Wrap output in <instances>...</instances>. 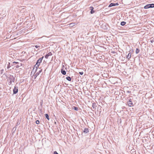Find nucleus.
I'll list each match as a JSON object with an SVG mask.
<instances>
[{
  "mask_svg": "<svg viewBox=\"0 0 154 154\" xmlns=\"http://www.w3.org/2000/svg\"><path fill=\"white\" fill-rule=\"evenodd\" d=\"M35 122L36 124H38L39 123V121L37 120Z\"/></svg>",
  "mask_w": 154,
  "mask_h": 154,
  "instance_id": "nucleus-20",
  "label": "nucleus"
},
{
  "mask_svg": "<svg viewBox=\"0 0 154 154\" xmlns=\"http://www.w3.org/2000/svg\"><path fill=\"white\" fill-rule=\"evenodd\" d=\"M18 91V88L17 87H15L13 89V93L14 94H16Z\"/></svg>",
  "mask_w": 154,
  "mask_h": 154,
  "instance_id": "nucleus-6",
  "label": "nucleus"
},
{
  "mask_svg": "<svg viewBox=\"0 0 154 154\" xmlns=\"http://www.w3.org/2000/svg\"><path fill=\"white\" fill-rule=\"evenodd\" d=\"M154 7V4H148L146 6H145L144 8L145 9H147L150 8H152Z\"/></svg>",
  "mask_w": 154,
  "mask_h": 154,
  "instance_id": "nucleus-2",
  "label": "nucleus"
},
{
  "mask_svg": "<svg viewBox=\"0 0 154 154\" xmlns=\"http://www.w3.org/2000/svg\"><path fill=\"white\" fill-rule=\"evenodd\" d=\"M66 79L67 80L69 81H71V77L69 76H68L66 77Z\"/></svg>",
  "mask_w": 154,
  "mask_h": 154,
  "instance_id": "nucleus-11",
  "label": "nucleus"
},
{
  "mask_svg": "<svg viewBox=\"0 0 154 154\" xmlns=\"http://www.w3.org/2000/svg\"><path fill=\"white\" fill-rule=\"evenodd\" d=\"M52 55V54L51 52H49L45 56V57L46 59H48L49 56Z\"/></svg>",
  "mask_w": 154,
  "mask_h": 154,
  "instance_id": "nucleus-7",
  "label": "nucleus"
},
{
  "mask_svg": "<svg viewBox=\"0 0 154 154\" xmlns=\"http://www.w3.org/2000/svg\"><path fill=\"white\" fill-rule=\"evenodd\" d=\"M95 103H93V104H92V106H93V108H94V106H95Z\"/></svg>",
  "mask_w": 154,
  "mask_h": 154,
  "instance_id": "nucleus-23",
  "label": "nucleus"
},
{
  "mask_svg": "<svg viewBox=\"0 0 154 154\" xmlns=\"http://www.w3.org/2000/svg\"><path fill=\"white\" fill-rule=\"evenodd\" d=\"M126 22L124 21L122 22L121 23V25L122 26H124L126 24Z\"/></svg>",
  "mask_w": 154,
  "mask_h": 154,
  "instance_id": "nucleus-15",
  "label": "nucleus"
},
{
  "mask_svg": "<svg viewBox=\"0 0 154 154\" xmlns=\"http://www.w3.org/2000/svg\"><path fill=\"white\" fill-rule=\"evenodd\" d=\"M116 4L114 3H111L109 5V7H111L113 6H115Z\"/></svg>",
  "mask_w": 154,
  "mask_h": 154,
  "instance_id": "nucleus-12",
  "label": "nucleus"
},
{
  "mask_svg": "<svg viewBox=\"0 0 154 154\" xmlns=\"http://www.w3.org/2000/svg\"><path fill=\"white\" fill-rule=\"evenodd\" d=\"M19 67H20V66H19L18 65H17L16 66V68H19Z\"/></svg>",
  "mask_w": 154,
  "mask_h": 154,
  "instance_id": "nucleus-25",
  "label": "nucleus"
},
{
  "mask_svg": "<svg viewBox=\"0 0 154 154\" xmlns=\"http://www.w3.org/2000/svg\"><path fill=\"white\" fill-rule=\"evenodd\" d=\"M115 4H116V5H118V3H116Z\"/></svg>",
  "mask_w": 154,
  "mask_h": 154,
  "instance_id": "nucleus-27",
  "label": "nucleus"
},
{
  "mask_svg": "<svg viewBox=\"0 0 154 154\" xmlns=\"http://www.w3.org/2000/svg\"><path fill=\"white\" fill-rule=\"evenodd\" d=\"M9 79L10 80V83L11 84L12 82H14L15 80L14 77L12 75H11L9 77Z\"/></svg>",
  "mask_w": 154,
  "mask_h": 154,
  "instance_id": "nucleus-3",
  "label": "nucleus"
},
{
  "mask_svg": "<svg viewBox=\"0 0 154 154\" xmlns=\"http://www.w3.org/2000/svg\"><path fill=\"white\" fill-rule=\"evenodd\" d=\"M35 47L36 48H37L39 47V46L36 45L35 46Z\"/></svg>",
  "mask_w": 154,
  "mask_h": 154,
  "instance_id": "nucleus-26",
  "label": "nucleus"
},
{
  "mask_svg": "<svg viewBox=\"0 0 154 154\" xmlns=\"http://www.w3.org/2000/svg\"><path fill=\"white\" fill-rule=\"evenodd\" d=\"M18 62H13L12 63V66H14L15 65V64H17L18 63Z\"/></svg>",
  "mask_w": 154,
  "mask_h": 154,
  "instance_id": "nucleus-16",
  "label": "nucleus"
},
{
  "mask_svg": "<svg viewBox=\"0 0 154 154\" xmlns=\"http://www.w3.org/2000/svg\"><path fill=\"white\" fill-rule=\"evenodd\" d=\"M42 72V69H40L38 72H37L35 75H34V77L35 79L36 78V77L39 75V73L41 72Z\"/></svg>",
  "mask_w": 154,
  "mask_h": 154,
  "instance_id": "nucleus-5",
  "label": "nucleus"
},
{
  "mask_svg": "<svg viewBox=\"0 0 154 154\" xmlns=\"http://www.w3.org/2000/svg\"><path fill=\"white\" fill-rule=\"evenodd\" d=\"M54 154H58L56 151L54 152Z\"/></svg>",
  "mask_w": 154,
  "mask_h": 154,
  "instance_id": "nucleus-24",
  "label": "nucleus"
},
{
  "mask_svg": "<svg viewBox=\"0 0 154 154\" xmlns=\"http://www.w3.org/2000/svg\"><path fill=\"white\" fill-rule=\"evenodd\" d=\"M131 53H129L128 54V56H127V58L128 59H129L131 58Z\"/></svg>",
  "mask_w": 154,
  "mask_h": 154,
  "instance_id": "nucleus-10",
  "label": "nucleus"
},
{
  "mask_svg": "<svg viewBox=\"0 0 154 154\" xmlns=\"http://www.w3.org/2000/svg\"><path fill=\"white\" fill-rule=\"evenodd\" d=\"M139 49L137 48H136V51H135V52H136V54H137L139 53Z\"/></svg>",
  "mask_w": 154,
  "mask_h": 154,
  "instance_id": "nucleus-17",
  "label": "nucleus"
},
{
  "mask_svg": "<svg viewBox=\"0 0 154 154\" xmlns=\"http://www.w3.org/2000/svg\"><path fill=\"white\" fill-rule=\"evenodd\" d=\"M43 58V57H42L40 58L37 61L36 64L35 65V66L36 67V69L40 65V63L42 62V59ZM37 69H36V70Z\"/></svg>",
  "mask_w": 154,
  "mask_h": 154,
  "instance_id": "nucleus-1",
  "label": "nucleus"
},
{
  "mask_svg": "<svg viewBox=\"0 0 154 154\" xmlns=\"http://www.w3.org/2000/svg\"><path fill=\"white\" fill-rule=\"evenodd\" d=\"M75 24H76V23H71L70 24V26H74Z\"/></svg>",
  "mask_w": 154,
  "mask_h": 154,
  "instance_id": "nucleus-18",
  "label": "nucleus"
},
{
  "mask_svg": "<svg viewBox=\"0 0 154 154\" xmlns=\"http://www.w3.org/2000/svg\"><path fill=\"white\" fill-rule=\"evenodd\" d=\"M78 108L77 107H74V109L75 110H78Z\"/></svg>",
  "mask_w": 154,
  "mask_h": 154,
  "instance_id": "nucleus-22",
  "label": "nucleus"
},
{
  "mask_svg": "<svg viewBox=\"0 0 154 154\" xmlns=\"http://www.w3.org/2000/svg\"><path fill=\"white\" fill-rule=\"evenodd\" d=\"M127 103L128 106H132L133 105L131 99H129V100L128 101Z\"/></svg>",
  "mask_w": 154,
  "mask_h": 154,
  "instance_id": "nucleus-4",
  "label": "nucleus"
},
{
  "mask_svg": "<svg viewBox=\"0 0 154 154\" xmlns=\"http://www.w3.org/2000/svg\"><path fill=\"white\" fill-rule=\"evenodd\" d=\"M61 73L63 75H65L66 74V71L65 70H61Z\"/></svg>",
  "mask_w": 154,
  "mask_h": 154,
  "instance_id": "nucleus-13",
  "label": "nucleus"
},
{
  "mask_svg": "<svg viewBox=\"0 0 154 154\" xmlns=\"http://www.w3.org/2000/svg\"><path fill=\"white\" fill-rule=\"evenodd\" d=\"M83 132L86 134L88 133V129L87 128H85L83 131Z\"/></svg>",
  "mask_w": 154,
  "mask_h": 154,
  "instance_id": "nucleus-9",
  "label": "nucleus"
},
{
  "mask_svg": "<svg viewBox=\"0 0 154 154\" xmlns=\"http://www.w3.org/2000/svg\"><path fill=\"white\" fill-rule=\"evenodd\" d=\"M90 10H91L90 13L91 14H92L94 13V11L93 10L94 9V8L93 7H90Z\"/></svg>",
  "mask_w": 154,
  "mask_h": 154,
  "instance_id": "nucleus-8",
  "label": "nucleus"
},
{
  "mask_svg": "<svg viewBox=\"0 0 154 154\" xmlns=\"http://www.w3.org/2000/svg\"><path fill=\"white\" fill-rule=\"evenodd\" d=\"M45 116L46 118L48 120H49V118L48 115L47 114H45Z\"/></svg>",
  "mask_w": 154,
  "mask_h": 154,
  "instance_id": "nucleus-14",
  "label": "nucleus"
},
{
  "mask_svg": "<svg viewBox=\"0 0 154 154\" xmlns=\"http://www.w3.org/2000/svg\"><path fill=\"white\" fill-rule=\"evenodd\" d=\"M10 67H11V66H10V63H8V66L7 67V68L8 69H9Z\"/></svg>",
  "mask_w": 154,
  "mask_h": 154,
  "instance_id": "nucleus-19",
  "label": "nucleus"
},
{
  "mask_svg": "<svg viewBox=\"0 0 154 154\" xmlns=\"http://www.w3.org/2000/svg\"><path fill=\"white\" fill-rule=\"evenodd\" d=\"M79 73L81 75H82L83 74V72H79Z\"/></svg>",
  "mask_w": 154,
  "mask_h": 154,
  "instance_id": "nucleus-21",
  "label": "nucleus"
}]
</instances>
